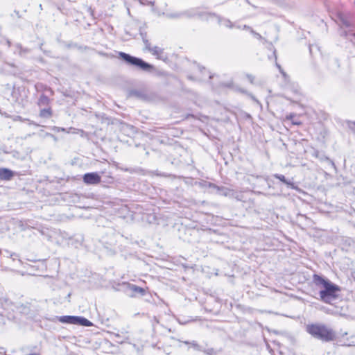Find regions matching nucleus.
<instances>
[{"label": "nucleus", "mask_w": 355, "mask_h": 355, "mask_svg": "<svg viewBox=\"0 0 355 355\" xmlns=\"http://www.w3.org/2000/svg\"><path fill=\"white\" fill-rule=\"evenodd\" d=\"M15 173L7 168H0V180H10L14 177Z\"/></svg>", "instance_id": "0eeeda50"}, {"label": "nucleus", "mask_w": 355, "mask_h": 355, "mask_svg": "<svg viewBox=\"0 0 355 355\" xmlns=\"http://www.w3.org/2000/svg\"><path fill=\"white\" fill-rule=\"evenodd\" d=\"M186 345H191V346L196 349V350H198V351H201L202 350V348H201V346H200L195 341H193L192 343H190V342H188V341H185L184 342Z\"/></svg>", "instance_id": "4be33fe9"}, {"label": "nucleus", "mask_w": 355, "mask_h": 355, "mask_svg": "<svg viewBox=\"0 0 355 355\" xmlns=\"http://www.w3.org/2000/svg\"><path fill=\"white\" fill-rule=\"evenodd\" d=\"M251 32L254 34V35H256L258 38H261V35H259V33H255L253 30H251Z\"/></svg>", "instance_id": "f704fd0d"}, {"label": "nucleus", "mask_w": 355, "mask_h": 355, "mask_svg": "<svg viewBox=\"0 0 355 355\" xmlns=\"http://www.w3.org/2000/svg\"><path fill=\"white\" fill-rule=\"evenodd\" d=\"M188 78L190 79V80H193V78L191 76H188Z\"/></svg>", "instance_id": "ea45409f"}, {"label": "nucleus", "mask_w": 355, "mask_h": 355, "mask_svg": "<svg viewBox=\"0 0 355 355\" xmlns=\"http://www.w3.org/2000/svg\"><path fill=\"white\" fill-rule=\"evenodd\" d=\"M306 331L314 338L324 343H330L336 340V331L324 324H311L306 327Z\"/></svg>", "instance_id": "7ed1b4c3"}, {"label": "nucleus", "mask_w": 355, "mask_h": 355, "mask_svg": "<svg viewBox=\"0 0 355 355\" xmlns=\"http://www.w3.org/2000/svg\"><path fill=\"white\" fill-rule=\"evenodd\" d=\"M155 175L157 176H162V177H169L171 175L166 174L165 173H159L158 171L155 172Z\"/></svg>", "instance_id": "c85d7f7f"}, {"label": "nucleus", "mask_w": 355, "mask_h": 355, "mask_svg": "<svg viewBox=\"0 0 355 355\" xmlns=\"http://www.w3.org/2000/svg\"><path fill=\"white\" fill-rule=\"evenodd\" d=\"M83 180L87 185L97 184L101 182V176L96 172L87 173L83 175Z\"/></svg>", "instance_id": "20e7f679"}, {"label": "nucleus", "mask_w": 355, "mask_h": 355, "mask_svg": "<svg viewBox=\"0 0 355 355\" xmlns=\"http://www.w3.org/2000/svg\"><path fill=\"white\" fill-rule=\"evenodd\" d=\"M309 51H310V53H311V51L312 50H311V46L309 47Z\"/></svg>", "instance_id": "49530a36"}, {"label": "nucleus", "mask_w": 355, "mask_h": 355, "mask_svg": "<svg viewBox=\"0 0 355 355\" xmlns=\"http://www.w3.org/2000/svg\"><path fill=\"white\" fill-rule=\"evenodd\" d=\"M14 12L15 13V15H17V17H19V18L21 17V15H19V11L15 10Z\"/></svg>", "instance_id": "4c0bfd02"}, {"label": "nucleus", "mask_w": 355, "mask_h": 355, "mask_svg": "<svg viewBox=\"0 0 355 355\" xmlns=\"http://www.w3.org/2000/svg\"><path fill=\"white\" fill-rule=\"evenodd\" d=\"M347 124L349 129L355 134V121H348Z\"/></svg>", "instance_id": "5701e85b"}, {"label": "nucleus", "mask_w": 355, "mask_h": 355, "mask_svg": "<svg viewBox=\"0 0 355 355\" xmlns=\"http://www.w3.org/2000/svg\"><path fill=\"white\" fill-rule=\"evenodd\" d=\"M332 62L337 65L338 67H339V64L337 60L334 59L332 60Z\"/></svg>", "instance_id": "c9c22d12"}, {"label": "nucleus", "mask_w": 355, "mask_h": 355, "mask_svg": "<svg viewBox=\"0 0 355 355\" xmlns=\"http://www.w3.org/2000/svg\"><path fill=\"white\" fill-rule=\"evenodd\" d=\"M78 325L83 326V327H91L92 326V322L87 320V318L82 316H76V324Z\"/></svg>", "instance_id": "f8f14e48"}, {"label": "nucleus", "mask_w": 355, "mask_h": 355, "mask_svg": "<svg viewBox=\"0 0 355 355\" xmlns=\"http://www.w3.org/2000/svg\"><path fill=\"white\" fill-rule=\"evenodd\" d=\"M150 52H151L154 55L159 56L160 54L163 53V50L159 47L155 46L152 48Z\"/></svg>", "instance_id": "412c9836"}, {"label": "nucleus", "mask_w": 355, "mask_h": 355, "mask_svg": "<svg viewBox=\"0 0 355 355\" xmlns=\"http://www.w3.org/2000/svg\"><path fill=\"white\" fill-rule=\"evenodd\" d=\"M341 22L343 25H344L346 27H350L352 26L351 23L346 19L342 18Z\"/></svg>", "instance_id": "cd10ccee"}, {"label": "nucleus", "mask_w": 355, "mask_h": 355, "mask_svg": "<svg viewBox=\"0 0 355 355\" xmlns=\"http://www.w3.org/2000/svg\"><path fill=\"white\" fill-rule=\"evenodd\" d=\"M245 29H250V27L248 26L245 25L243 27Z\"/></svg>", "instance_id": "58836bf2"}, {"label": "nucleus", "mask_w": 355, "mask_h": 355, "mask_svg": "<svg viewBox=\"0 0 355 355\" xmlns=\"http://www.w3.org/2000/svg\"><path fill=\"white\" fill-rule=\"evenodd\" d=\"M276 66L279 69V71L281 72V73L285 76H286V73L283 71V69H282L281 66L276 62Z\"/></svg>", "instance_id": "473e14b6"}, {"label": "nucleus", "mask_w": 355, "mask_h": 355, "mask_svg": "<svg viewBox=\"0 0 355 355\" xmlns=\"http://www.w3.org/2000/svg\"><path fill=\"white\" fill-rule=\"evenodd\" d=\"M198 7L191 8L181 12L182 18L191 19L197 17Z\"/></svg>", "instance_id": "6e6552de"}, {"label": "nucleus", "mask_w": 355, "mask_h": 355, "mask_svg": "<svg viewBox=\"0 0 355 355\" xmlns=\"http://www.w3.org/2000/svg\"><path fill=\"white\" fill-rule=\"evenodd\" d=\"M103 175V178H101V182L104 184H112L114 182V178L110 175H106L105 172H101Z\"/></svg>", "instance_id": "a211bd4d"}, {"label": "nucleus", "mask_w": 355, "mask_h": 355, "mask_svg": "<svg viewBox=\"0 0 355 355\" xmlns=\"http://www.w3.org/2000/svg\"><path fill=\"white\" fill-rule=\"evenodd\" d=\"M246 3H249L250 4V2L248 0H245Z\"/></svg>", "instance_id": "09e8293b"}, {"label": "nucleus", "mask_w": 355, "mask_h": 355, "mask_svg": "<svg viewBox=\"0 0 355 355\" xmlns=\"http://www.w3.org/2000/svg\"><path fill=\"white\" fill-rule=\"evenodd\" d=\"M143 42L144 43L146 49L148 51H150L153 47H151L150 43L148 41V39H145V41H143Z\"/></svg>", "instance_id": "393cba45"}, {"label": "nucleus", "mask_w": 355, "mask_h": 355, "mask_svg": "<svg viewBox=\"0 0 355 355\" xmlns=\"http://www.w3.org/2000/svg\"><path fill=\"white\" fill-rule=\"evenodd\" d=\"M139 33L142 38L143 41H145V39H147V33L144 31L141 28H139Z\"/></svg>", "instance_id": "a878e982"}, {"label": "nucleus", "mask_w": 355, "mask_h": 355, "mask_svg": "<svg viewBox=\"0 0 355 355\" xmlns=\"http://www.w3.org/2000/svg\"><path fill=\"white\" fill-rule=\"evenodd\" d=\"M142 2L144 3H143L144 5H145V4H146L145 0H142Z\"/></svg>", "instance_id": "c03bdc74"}, {"label": "nucleus", "mask_w": 355, "mask_h": 355, "mask_svg": "<svg viewBox=\"0 0 355 355\" xmlns=\"http://www.w3.org/2000/svg\"><path fill=\"white\" fill-rule=\"evenodd\" d=\"M197 17L201 20L208 21L209 19L217 17V14L215 12H205L201 10L200 7L198 8Z\"/></svg>", "instance_id": "423d86ee"}, {"label": "nucleus", "mask_w": 355, "mask_h": 355, "mask_svg": "<svg viewBox=\"0 0 355 355\" xmlns=\"http://www.w3.org/2000/svg\"><path fill=\"white\" fill-rule=\"evenodd\" d=\"M275 53H276V51H274V54H275ZM275 59H277V56H276V55H275Z\"/></svg>", "instance_id": "de8ad7c7"}, {"label": "nucleus", "mask_w": 355, "mask_h": 355, "mask_svg": "<svg viewBox=\"0 0 355 355\" xmlns=\"http://www.w3.org/2000/svg\"><path fill=\"white\" fill-rule=\"evenodd\" d=\"M206 185L209 188L215 189L216 193L220 196H230L232 192V190L225 187H219L211 182H207Z\"/></svg>", "instance_id": "39448f33"}, {"label": "nucleus", "mask_w": 355, "mask_h": 355, "mask_svg": "<svg viewBox=\"0 0 355 355\" xmlns=\"http://www.w3.org/2000/svg\"><path fill=\"white\" fill-rule=\"evenodd\" d=\"M199 69L201 72H204L205 73H206V75L209 76V78H211V76L209 74V73L207 71L205 67H199Z\"/></svg>", "instance_id": "2f4dec72"}, {"label": "nucleus", "mask_w": 355, "mask_h": 355, "mask_svg": "<svg viewBox=\"0 0 355 355\" xmlns=\"http://www.w3.org/2000/svg\"><path fill=\"white\" fill-rule=\"evenodd\" d=\"M153 3H153V2H152V1H149V2L148 3V4H150V5H153Z\"/></svg>", "instance_id": "a19ab883"}, {"label": "nucleus", "mask_w": 355, "mask_h": 355, "mask_svg": "<svg viewBox=\"0 0 355 355\" xmlns=\"http://www.w3.org/2000/svg\"><path fill=\"white\" fill-rule=\"evenodd\" d=\"M7 43H8L9 46L11 45V42L10 41H8Z\"/></svg>", "instance_id": "79ce46f5"}, {"label": "nucleus", "mask_w": 355, "mask_h": 355, "mask_svg": "<svg viewBox=\"0 0 355 355\" xmlns=\"http://www.w3.org/2000/svg\"><path fill=\"white\" fill-rule=\"evenodd\" d=\"M273 177L275 178L280 180L281 182H282L283 183H284L287 186L293 187V184L291 182L287 180L284 175L275 173V174L273 175Z\"/></svg>", "instance_id": "dca6fc26"}, {"label": "nucleus", "mask_w": 355, "mask_h": 355, "mask_svg": "<svg viewBox=\"0 0 355 355\" xmlns=\"http://www.w3.org/2000/svg\"><path fill=\"white\" fill-rule=\"evenodd\" d=\"M50 102H51L50 98L45 94H42L40 95V98H38L37 105L40 107H50L49 106Z\"/></svg>", "instance_id": "9d476101"}, {"label": "nucleus", "mask_w": 355, "mask_h": 355, "mask_svg": "<svg viewBox=\"0 0 355 355\" xmlns=\"http://www.w3.org/2000/svg\"><path fill=\"white\" fill-rule=\"evenodd\" d=\"M19 309L22 313L25 314L28 313V307L26 305L21 304L19 307Z\"/></svg>", "instance_id": "bb28decb"}, {"label": "nucleus", "mask_w": 355, "mask_h": 355, "mask_svg": "<svg viewBox=\"0 0 355 355\" xmlns=\"http://www.w3.org/2000/svg\"><path fill=\"white\" fill-rule=\"evenodd\" d=\"M138 1L140 2V3H144L142 2V0H138Z\"/></svg>", "instance_id": "a18cd8bd"}, {"label": "nucleus", "mask_w": 355, "mask_h": 355, "mask_svg": "<svg viewBox=\"0 0 355 355\" xmlns=\"http://www.w3.org/2000/svg\"><path fill=\"white\" fill-rule=\"evenodd\" d=\"M166 17L169 19H180L182 18L181 12L168 13Z\"/></svg>", "instance_id": "aec40b11"}, {"label": "nucleus", "mask_w": 355, "mask_h": 355, "mask_svg": "<svg viewBox=\"0 0 355 355\" xmlns=\"http://www.w3.org/2000/svg\"><path fill=\"white\" fill-rule=\"evenodd\" d=\"M247 78L250 82V83H254V76L251 74H247Z\"/></svg>", "instance_id": "c756f323"}, {"label": "nucleus", "mask_w": 355, "mask_h": 355, "mask_svg": "<svg viewBox=\"0 0 355 355\" xmlns=\"http://www.w3.org/2000/svg\"><path fill=\"white\" fill-rule=\"evenodd\" d=\"M345 35L349 40L355 44V33L352 31H345Z\"/></svg>", "instance_id": "6ab92c4d"}, {"label": "nucleus", "mask_w": 355, "mask_h": 355, "mask_svg": "<svg viewBox=\"0 0 355 355\" xmlns=\"http://www.w3.org/2000/svg\"><path fill=\"white\" fill-rule=\"evenodd\" d=\"M46 91L49 92L51 93V95L53 94V91L52 90L51 88L49 87L46 89Z\"/></svg>", "instance_id": "e433bc0d"}, {"label": "nucleus", "mask_w": 355, "mask_h": 355, "mask_svg": "<svg viewBox=\"0 0 355 355\" xmlns=\"http://www.w3.org/2000/svg\"><path fill=\"white\" fill-rule=\"evenodd\" d=\"M98 53H99V55L106 57V58H113L114 57L113 55H110V54H109L107 53H105V52H99Z\"/></svg>", "instance_id": "7c9ffc66"}, {"label": "nucleus", "mask_w": 355, "mask_h": 355, "mask_svg": "<svg viewBox=\"0 0 355 355\" xmlns=\"http://www.w3.org/2000/svg\"><path fill=\"white\" fill-rule=\"evenodd\" d=\"M118 54L119 58L129 67L142 71L155 73L159 76H165V73L164 71H158L154 65L144 61L140 58L133 56L122 51H119Z\"/></svg>", "instance_id": "f03ea898"}, {"label": "nucleus", "mask_w": 355, "mask_h": 355, "mask_svg": "<svg viewBox=\"0 0 355 355\" xmlns=\"http://www.w3.org/2000/svg\"><path fill=\"white\" fill-rule=\"evenodd\" d=\"M130 288L135 293H138L141 296H143L146 294V290L141 287L137 286V285L131 284L130 286Z\"/></svg>", "instance_id": "f3484780"}, {"label": "nucleus", "mask_w": 355, "mask_h": 355, "mask_svg": "<svg viewBox=\"0 0 355 355\" xmlns=\"http://www.w3.org/2000/svg\"><path fill=\"white\" fill-rule=\"evenodd\" d=\"M15 47L17 49L18 54L21 57H25L27 54L31 53V49L23 47L20 44H17L15 45Z\"/></svg>", "instance_id": "ddd939ff"}, {"label": "nucleus", "mask_w": 355, "mask_h": 355, "mask_svg": "<svg viewBox=\"0 0 355 355\" xmlns=\"http://www.w3.org/2000/svg\"><path fill=\"white\" fill-rule=\"evenodd\" d=\"M294 124H299L297 122H293Z\"/></svg>", "instance_id": "3c124183"}, {"label": "nucleus", "mask_w": 355, "mask_h": 355, "mask_svg": "<svg viewBox=\"0 0 355 355\" xmlns=\"http://www.w3.org/2000/svg\"><path fill=\"white\" fill-rule=\"evenodd\" d=\"M205 355H216V351L213 348H209L204 351Z\"/></svg>", "instance_id": "b1692460"}, {"label": "nucleus", "mask_w": 355, "mask_h": 355, "mask_svg": "<svg viewBox=\"0 0 355 355\" xmlns=\"http://www.w3.org/2000/svg\"><path fill=\"white\" fill-rule=\"evenodd\" d=\"M55 319L62 323L75 324L76 316H74V315L56 316Z\"/></svg>", "instance_id": "1a4fd4ad"}, {"label": "nucleus", "mask_w": 355, "mask_h": 355, "mask_svg": "<svg viewBox=\"0 0 355 355\" xmlns=\"http://www.w3.org/2000/svg\"><path fill=\"white\" fill-rule=\"evenodd\" d=\"M53 112L51 107H40L39 116L43 119H49L52 116Z\"/></svg>", "instance_id": "9b49d317"}, {"label": "nucleus", "mask_w": 355, "mask_h": 355, "mask_svg": "<svg viewBox=\"0 0 355 355\" xmlns=\"http://www.w3.org/2000/svg\"><path fill=\"white\" fill-rule=\"evenodd\" d=\"M216 19L219 25H223L227 28L232 27V23L227 19L223 18L221 16L217 15Z\"/></svg>", "instance_id": "4468645a"}, {"label": "nucleus", "mask_w": 355, "mask_h": 355, "mask_svg": "<svg viewBox=\"0 0 355 355\" xmlns=\"http://www.w3.org/2000/svg\"><path fill=\"white\" fill-rule=\"evenodd\" d=\"M223 85L226 87H233V83L232 82H230V83H223Z\"/></svg>", "instance_id": "72a5a7b5"}, {"label": "nucleus", "mask_w": 355, "mask_h": 355, "mask_svg": "<svg viewBox=\"0 0 355 355\" xmlns=\"http://www.w3.org/2000/svg\"><path fill=\"white\" fill-rule=\"evenodd\" d=\"M42 44H41L40 49H42Z\"/></svg>", "instance_id": "8fccbe9b"}, {"label": "nucleus", "mask_w": 355, "mask_h": 355, "mask_svg": "<svg viewBox=\"0 0 355 355\" xmlns=\"http://www.w3.org/2000/svg\"><path fill=\"white\" fill-rule=\"evenodd\" d=\"M20 96H21V89H20V87H13L12 90V93H11V96H12V99L15 102H19V97H20Z\"/></svg>", "instance_id": "2eb2a0df"}, {"label": "nucleus", "mask_w": 355, "mask_h": 355, "mask_svg": "<svg viewBox=\"0 0 355 355\" xmlns=\"http://www.w3.org/2000/svg\"><path fill=\"white\" fill-rule=\"evenodd\" d=\"M313 282L317 287L321 289L319 291L320 300L326 304H331L332 302L338 298V293L340 291L339 286L334 284L327 278L314 274Z\"/></svg>", "instance_id": "f257e3e1"}, {"label": "nucleus", "mask_w": 355, "mask_h": 355, "mask_svg": "<svg viewBox=\"0 0 355 355\" xmlns=\"http://www.w3.org/2000/svg\"><path fill=\"white\" fill-rule=\"evenodd\" d=\"M300 216L301 217H304V218H306V217L304 215H303V214H300Z\"/></svg>", "instance_id": "37998d69"}]
</instances>
